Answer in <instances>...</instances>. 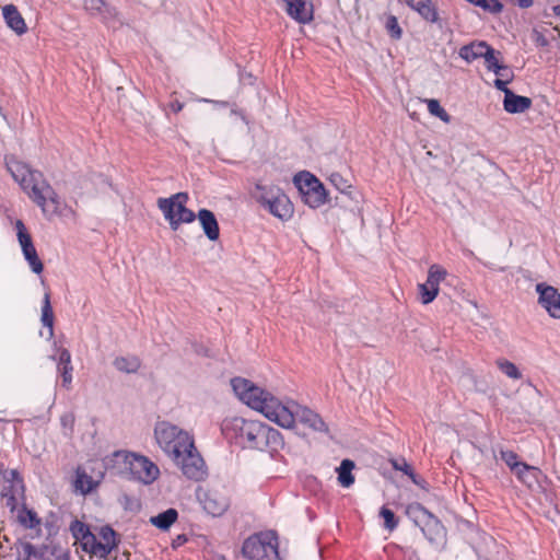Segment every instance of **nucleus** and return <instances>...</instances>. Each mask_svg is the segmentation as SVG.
I'll list each match as a JSON object with an SVG mask.
<instances>
[{
	"mask_svg": "<svg viewBox=\"0 0 560 560\" xmlns=\"http://www.w3.org/2000/svg\"><path fill=\"white\" fill-rule=\"evenodd\" d=\"M2 14L8 27L14 31L18 35H23L26 33V23L15 5H4L2 8Z\"/></svg>",
	"mask_w": 560,
	"mask_h": 560,
	"instance_id": "412c9836",
	"label": "nucleus"
},
{
	"mask_svg": "<svg viewBox=\"0 0 560 560\" xmlns=\"http://www.w3.org/2000/svg\"><path fill=\"white\" fill-rule=\"evenodd\" d=\"M83 4L91 15H100L104 22L115 20L118 15L117 9L107 4L104 0H83Z\"/></svg>",
	"mask_w": 560,
	"mask_h": 560,
	"instance_id": "6ab92c4d",
	"label": "nucleus"
},
{
	"mask_svg": "<svg viewBox=\"0 0 560 560\" xmlns=\"http://www.w3.org/2000/svg\"><path fill=\"white\" fill-rule=\"evenodd\" d=\"M113 364L118 371L130 374L140 369L141 361L136 355L117 357Z\"/></svg>",
	"mask_w": 560,
	"mask_h": 560,
	"instance_id": "c85d7f7f",
	"label": "nucleus"
},
{
	"mask_svg": "<svg viewBox=\"0 0 560 560\" xmlns=\"http://www.w3.org/2000/svg\"><path fill=\"white\" fill-rule=\"evenodd\" d=\"M71 364V354L67 349H60L58 355V366H69Z\"/></svg>",
	"mask_w": 560,
	"mask_h": 560,
	"instance_id": "a18cd8bd",
	"label": "nucleus"
},
{
	"mask_svg": "<svg viewBox=\"0 0 560 560\" xmlns=\"http://www.w3.org/2000/svg\"><path fill=\"white\" fill-rule=\"evenodd\" d=\"M187 200L186 192H177L168 198L158 200V207L173 231H176L182 223H191L196 219L195 212L186 207Z\"/></svg>",
	"mask_w": 560,
	"mask_h": 560,
	"instance_id": "0eeeda50",
	"label": "nucleus"
},
{
	"mask_svg": "<svg viewBox=\"0 0 560 560\" xmlns=\"http://www.w3.org/2000/svg\"><path fill=\"white\" fill-rule=\"evenodd\" d=\"M393 468L407 475L413 483L418 485L417 475L412 467L406 462V459H394L392 460Z\"/></svg>",
	"mask_w": 560,
	"mask_h": 560,
	"instance_id": "e433bc0d",
	"label": "nucleus"
},
{
	"mask_svg": "<svg viewBox=\"0 0 560 560\" xmlns=\"http://www.w3.org/2000/svg\"><path fill=\"white\" fill-rule=\"evenodd\" d=\"M196 217L198 218L206 236L210 241H217L220 236V229L214 213L208 209H200Z\"/></svg>",
	"mask_w": 560,
	"mask_h": 560,
	"instance_id": "4be33fe9",
	"label": "nucleus"
},
{
	"mask_svg": "<svg viewBox=\"0 0 560 560\" xmlns=\"http://www.w3.org/2000/svg\"><path fill=\"white\" fill-rule=\"evenodd\" d=\"M75 539H80L84 550H88L90 541L94 540V535L91 533L89 526L80 521H74L70 527Z\"/></svg>",
	"mask_w": 560,
	"mask_h": 560,
	"instance_id": "cd10ccee",
	"label": "nucleus"
},
{
	"mask_svg": "<svg viewBox=\"0 0 560 560\" xmlns=\"http://www.w3.org/2000/svg\"><path fill=\"white\" fill-rule=\"evenodd\" d=\"M407 514L413 520L417 526H419L424 536L433 541L443 533V525L436 516L429 512L420 503L409 504L407 508Z\"/></svg>",
	"mask_w": 560,
	"mask_h": 560,
	"instance_id": "f8f14e48",
	"label": "nucleus"
},
{
	"mask_svg": "<svg viewBox=\"0 0 560 560\" xmlns=\"http://www.w3.org/2000/svg\"><path fill=\"white\" fill-rule=\"evenodd\" d=\"M18 511V520L22 526L25 528H36L40 524V520L37 514L33 510H28L25 505V501L23 504H20Z\"/></svg>",
	"mask_w": 560,
	"mask_h": 560,
	"instance_id": "c756f323",
	"label": "nucleus"
},
{
	"mask_svg": "<svg viewBox=\"0 0 560 560\" xmlns=\"http://www.w3.org/2000/svg\"><path fill=\"white\" fill-rule=\"evenodd\" d=\"M497 365L499 370L510 378L520 380L522 377L518 368L509 360H498Z\"/></svg>",
	"mask_w": 560,
	"mask_h": 560,
	"instance_id": "72a5a7b5",
	"label": "nucleus"
},
{
	"mask_svg": "<svg viewBox=\"0 0 560 560\" xmlns=\"http://www.w3.org/2000/svg\"><path fill=\"white\" fill-rule=\"evenodd\" d=\"M513 474L521 482L532 487L537 480L538 470L537 468L529 466L526 463H522L517 469L513 471Z\"/></svg>",
	"mask_w": 560,
	"mask_h": 560,
	"instance_id": "473e14b6",
	"label": "nucleus"
},
{
	"mask_svg": "<svg viewBox=\"0 0 560 560\" xmlns=\"http://www.w3.org/2000/svg\"><path fill=\"white\" fill-rule=\"evenodd\" d=\"M60 421L65 428L66 427L72 428L74 418L71 413H66V415L61 416Z\"/></svg>",
	"mask_w": 560,
	"mask_h": 560,
	"instance_id": "8fccbe9b",
	"label": "nucleus"
},
{
	"mask_svg": "<svg viewBox=\"0 0 560 560\" xmlns=\"http://www.w3.org/2000/svg\"><path fill=\"white\" fill-rule=\"evenodd\" d=\"M533 0H517V5L522 9H527L532 7Z\"/></svg>",
	"mask_w": 560,
	"mask_h": 560,
	"instance_id": "603ef678",
	"label": "nucleus"
},
{
	"mask_svg": "<svg viewBox=\"0 0 560 560\" xmlns=\"http://www.w3.org/2000/svg\"><path fill=\"white\" fill-rule=\"evenodd\" d=\"M106 469H114L116 474L142 485L153 483L160 476V469L147 456L128 452L116 451L104 458Z\"/></svg>",
	"mask_w": 560,
	"mask_h": 560,
	"instance_id": "20e7f679",
	"label": "nucleus"
},
{
	"mask_svg": "<svg viewBox=\"0 0 560 560\" xmlns=\"http://www.w3.org/2000/svg\"><path fill=\"white\" fill-rule=\"evenodd\" d=\"M537 42H540L541 45H546V40L545 39L537 38Z\"/></svg>",
	"mask_w": 560,
	"mask_h": 560,
	"instance_id": "4d7b16f0",
	"label": "nucleus"
},
{
	"mask_svg": "<svg viewBox=\"0 0 560 560\" xmlns=\"http://www.w3.org/2000/svg\"><path fill=\"white\" fill-rule=\"evenodd\" d=\"M172 110L178 113L183 109V104L178 101L171 104Z\"/></svg>",
	"mask_w": 560,
	"mask_h": 560,
	"instance_id": "864d4df0",
	"label": "nucleus"
},
{
	"mask_svg": "<svg viewBox=\"0 0 560 560\" xmlns=\"http://www.w3.org/2000/svg\"><path fill=\"white\" fill-rule=\"evenodd\" d=\"M446 276L447 271L442 266L436 264L430 266L427 281L418 285L422 304L427 305L434 301L439 294L440 283Z\"/></svg>",
	"mask_w": 560,
	"mask_h": 560,
	"instance_id": "dca6fc26",
	"label": "nucleus"
},
{
	"mask_svg": "<svg viewBox=\"0 0 560 560\" xmlns=\"http://www.w3.org/2000/svg\"><path fill=\"white\" fill-rule=\"evenodd\" d=\"M222 430L241 447L268 452L271 456L284 446L283 438L277 429L257 420L233 417L223 422Z\"/></svg>",
	"mask_w": 560,
	"mask_h": 560,
	"instance_id": "f257e3e1",
	"label": "nucleus"
},
{
	"mask_svg": "<svg viewBox=\"0 0 560 560\" xmlns=\"http://www.w3.org/2000/svg\"><path fill=\"white\" fill-rule=\"evenodd\" d=\"M100 485V480H95L92 476L88 475L86 471L78 467L75 470V479L73 487L75 492L86 495L94 491Z\"/></svg>",
	"mask_w": 560,
	"mask_h": 560,
	"instance_id": "b1692460",
	"label": "nucleus"
},
{
	"mask_svg": "<svg viewBox=\"0 0 560 560\" xmlns=\"http://www.w3.org/2000/svg\"><path fill=\"white\" fill-rule=\"evenodd\" d=\"M285 3L287 14L300 24H307L313 20V4L306 0H282Z\"/></svg>",
	"mask_w": 560,
	"mask_h": 560,
	"instance_id": "a211bd4d",
	"label": "nucleus"
},
{
	"mask_svg": "<svg viewBox=\"0 0 560 560\" xmlns=\"http://www.w3.org/2000/svg\"><path fill=\"white\" fill-rule=\"evenodd\" d=\"M231 386L242 402L259 411L278 425H289L293 421L290 411L282 401L249 380L234 377L231 380Z\"/></svg>",
	"mask_w": 560,
	"mask_h": 560,
	"instance_id": "7ed1b4c3",
	"label": "nucleus"
},
{
	"mask_svg": "<svg viewBox=\"0 0 560 560\" xmlns=\"http://www.w3.org/2000/svg\"><path fill=\"white\" fill-rule=\"evenodd\" d=\"M259 195L257 196L258 202L267 209L272 215L281 219L282 221L289 220L293 214V206L288 196L279 188L266 189L257 186Z\"/></svg>",
	"mask_w": 560,
	"mask_h": 560,
	"instance_id": "1a4fd4ad",
	"label": "nucleus"
},
{
	"mask_svg": "<svg viewBox=\"0 0 560 560\" xmlns=\"http://www.w3.org/2000/svg\"><path fill=\"white\" fill-rule=\"evenodd\" d=\"M5 165L13 179L42 209L44 214L58 213L59 197L39 171L32 170L27 164L14 158L8 159Z\"/></svg>",
	"mask_w": 560,
	"mask_h": 560,
	"instance_id": "f03ea898",
	"label": "nucleus"
},
{
	"mask_svg": "<svg viewBox=\"0 0 560 560\" xmlns=\"http://www.w3.org/2000/svg\"><path fill=\"white\" fill-rule=\"evenodd\" d=\"M1 500L5 508L15 512L25 501V486L18 469L9 468L0 462Z\"/></svg>",
	"mask_w": 560,
	"mask_h": 560,
	"instance_id": "423d86ee",
	"label": "nucleus"
},
{
	"mask_svg": "<svg viewBox=\"0 0 560 560\" xmlns=\"http://www.w3.org/2000/svg\"><path fill=\"white\" fill-rule=\"evenodd\" d=\"M23 552L24 558H19L18 560H31V557L36 555V548L31 542H25L23 545Z\"/></svg>",
	"mask_w": 560,
	"mask_h": 560,
	"instance_id": "49530a36",
	"label": "nucleus"
},
{
	"mask_svg": "<svg viewBox=\"0 0 560 560\" xmlns=\"http://www.w3.org/2000/svg\"><path fill=\"white\" fill-rule=\"evenodd\" d=\"M385 26H386L388 34L393 38L399 39L401 37L402 31L398 24L396 16H394V15L388 16Z\"/></svg>",
	"mask_w": 560,
	"mask_h": 560,
	"instance_id": "ea45409f",
	"label": "nucleus"
},
{
	"mask_svg": "<svg viewBox=\"0 0 560 560\" xmlns=\"http://www.w3.org/2000/svg\"><path fill=\"white\" fill-rule=\"evenodd\" d=\"M242 553L249 560H280L278 538L273 532L252 536L244 541Z\"/></svg>",
	"mask_w": 560,
	"mask_h": 560,
	"instance_id": "6e6552de",
	"label": "nucleus"
},
{
	"mask_svg": "<svg viewBox=\"0 0 560 560\" xmlns=\"http://www.w3.org/2000/svg\"><path fill=\"white\" fill-rule=\"evenodd\" d=\"M354 462L351 459L341 460L339 467L336 468L337 480L342 488H350L354 483V476L352 470L354 469Z\"/></svg>",
	"mask_w": 560,
	"mask_h": 560,
	"instance_id": "a878e982",
	"label": "nucleus"
},
{
	"mask_svg": "<svg viewBox=\"0 0 560 560\" xmlns=\"http://www.w3.org/2000/svg\"><path fill=\"white\" fill-rule=\"evenodd\" d=\"M72 365L69 366H58V372L61 374L62 377V385L65 387H69L72 382Z\"/></svg>",
	"mask_w": 560,
	"mask_h": 560,
	"instance_id": "79ce46f5",
	"label": "nucleus"
},
{
	"mask_svg": "<svg viewBox=\"0 0 560 560\" xmlns=\"http://www.w3.org/2000/svg\"><path fill=\"white\" fill-rule=\"evenodd\" d=\"M489 44L483 40H475L460 47L458 56L464 59L467 63L483 58L485 50L489 48Z\"/></svg>",
	"mask_w": 560,
	"mask_h": 560,
	"instance_id": "5701e85b",
	"label": "nucleus"
},
{
	"mask_svg": "<svg viewBox=\"0 0 560 560\" xmlns=\"http://www.w3.org/2000/svg\"><path fill=\"white\" fill-rule=\"evenodd\" d=\"M537 42H540L541 45H546V40L545 39L537 38Z\"/></svg>",
	"mask_w": 560,
	"mask_h": 560,
	"instance_id": "13d9d810",
	"label": "nucleus"
},
{
	"mask_svg": "<svg viewBox=\"0 0 560 560\" xmlns=\"http://www.w3.org/2000/svg\"><path fill=\"white\" fill-rule=\"evenodd\" d=\"M408 7L417 11L425 21L435 23L439 19L435 7L431 0H404Z\"/></svg>",
	"mask_w": 560,
	"mask_h": 560,
	"instance_id": "393cba45",
	"label": "nucleus"
},
{
	"mask_svg": "<svg viewBox=\"0 0 560 560\" xmlns=\"http://www.w3.org/2000/svg\"><path fill=\"white\" fill-rule=\"evenodd\" d=\"M183 540H186L185 538H183L182 536H178V541H182Z\"/></svg>",
	"mask_w": 560,
	"mask_h": 560,
	"instance_id": "680f3d73",
	"label": "nucleus"
},
{
	"mask_svg": "<svg viewBox=\"0 0 560 560\" xmlns=\"http://www.w3.org/2000/svg\"><path fill=\"white\" fill-rule=\"evenodd\" d=\"M19 244L21 246L23 256L27 261L30 268L34 273H42L44 265L37 255V250L33 244L32 237L26 230L22 220H16L14 223Z\"/></svg>",
	"mask_w": 560,
	"mask_h": 560,
	"instance_id": "2eb2a0df",
	"label": "nucleus"
},
{
	"mask_svg": "<svg viewBox=\"0 0 560 560\" xmlns=\"http://www.w3.org/2000/svg\"><path fill=\"white\" fill-rule=\"evenodd\" d=\"M230 114L238 116L242 119V121H244L246 125L248 124V120H247L245 114L241 109H238L235 105L231 106Z\"/></svg>",
	"mask_w": 560,
	"mask_h": 560,
	"instance_id": "3c124183",
	"label": "nucleus"
},
{
	"mask_svg": "<svg viewBox=\"0 0 560 560\" xmlns=\"http://www.w3.org/2000/svg\"><path fill=\"white\" fill-rule=\"evenodd\" d=\"M303 201L311 208L316 209L327 201V192L324 185L308 172H301L294 177Z\"/></svg>",
	"mask_w": 560,
	"mask_h": 560,
	"instance_id": "9d476101",
	"label": "nucleus"
},
{
	"mask_svg": "<svg viewBox=\"0 0 560 560\" xmlns=\"http://www.w3.org/2000/svg\"><path fill=\"white\" fill-rule=\"evenodd\" d=\"M183 540H186L185 538H183L182 536H178V541H182Z\"/></svg>",
	"mask_w": 560,
	"mask_h": 560,
	"instance_id": "052dcab7",
	"label": "nucleus"
},
{
	"mask_svg": "<svg viewBox=\"0 0 560 560\" xmlns=\"http://www.w3.org/2000/svg\"><path fill=\"white\" fill-rule=\"evenodd\" d=\"M113 549L114 548L110 545L97 541L96 537L94 536V540L90 541V546L86 551L98 556L100 558L106 559Z\"/></svg>",
	"mask_w": 560,
	"mask_h": 560,
	"instance_id": "c9c22d12",
	"label": "nucleus"
},
{
	"mask_svg": "<svg viewBox=\"0 0 560 560\" xmlns=\"http://www.w3.org/2000/svg\"><path fill=\"white\" fill-rule=\"evenodd\" d=\"M178 513L175 509L171 508L156 516H152L150 522L160 529H168L177 520Z\"/></svg>",
	"mask_w": 560,
	"mask_h": 560,
	"instance_id": "2f4dec72",
	"label": "nucleus"
},
{
	"mask_svg": "<svg viewBox=\"0 0 560 560\" xmlns=\"http://www.w3.org/2000/svg\"><path fill=\"white\" fill-rule=\"evenodd\" d=\"M197 499L206 513L213 517L223 515L230 508V498L223 489H197Z\"/></svg>",
	"mask_w": 560,
	"mask_h": 560,
	"instance_id": "ddd939ff",
	"label": "nucleus"
},
{
	"mask_svg": "<svg viewBox=\"0 0 560 560\" xmlns=\"http://www.w3.org/2000/svg\"><path fill=\"white\" fill-rule=\"evenodd\" d=\"M380 515L384 518V527L388 530H394L398 526V521L395 513L386 506H382Z\"/></svg>",
	"mask_w": 560,
	"mask_h": 560,
	"instance_id": "4c0bfd02",
	"label": "nucleus"
},
{
	"mask_svg": "<svg viewBox=\"0 0 560 560\" xmlns=\"http://www.w3.org/2000/svg\"><path fill=\"white\" fill-rule=\"evenodd\" d=\"M200 102L210 103L214 107H218V108H226V107L231 106V104L228 101H217V100H210V98H201Z\"/></svg>",
	"mask_w": 560,
	"mask_h": 560,
	"instance_id": "09e8293b",
	"label": "nucleus"
},
{
	"mask_svg": "<svg viewBox=\"0 0 560 560\" xmlns=\"http://www.w3.org/2000/svg\"><path fill=\"white\" fill-rule=\"evenodd\" d=\"M2 112V108L0 107V113Z\"/></svg>",
	"mask_w": 560,
	"mask_h": 560,
	"instance_id": "e2e57ef3",
	"label": "nucleus"
},
{
	"mask_svg": "<svg viewBox=\"0 0 560 560\" xmlns=\"http://www.w3.org/2000/svg\"><path fill=\"white\" fill-rule=\"evenodd\" d=\"M119 502L126 510H135L139 508V502L128 494H122Z\"/></svg>",
	"mask_w": 560,
	"mask_h": 560,
	"instance_id": "37998d69",
	"label": "nucleus"
},
{
	"mask_svg": "<svg viewBox=\"0 0 560 560\" xmlns=\"http://www.w3.org/2000/svg\"><path fill=\"white\" fill-rule=\"evenodd\" d=\"M552 10H553L556 15H560V4L553 5Z\"/></svg>",
	"mask_w": 560,
	"mask_h": 560,
	"instance_id": "6e6d98bb",
	"label": "nucleus"
},
{
	"mask_svg": "<svg viewBox=\"0 0 560 560\" xmlns=\"http://www.w3.org/2000/svg\"><path fill=\"white\" fill-rule=\"evenodd\" d=\"M532 100L527 96L515 94L513 91H506L503 100V108L509 114H522L529 109Z\"/></svg>",
	"mask_w": 560,
	"mask_h": 560,
	"instance_id": "aec40b11",
	"label": "nucleus"
},
{
	"mask_svg": "<svg viewBox=\"0 0 560 560\" xmlns=\"http://www.w3.org/2000/svg\"><path fill=\"white\" fill-rule=\"evenodd\" d=\"M501 52L494 50L491 46L485 50V63L488 71L494 74H501V71H508V66L503 65L500 60Z\"/></svg>",
	"mask_w": 560,
	"mask_h": 560,
	"instance_id": "bb28decb",
	"label": "nucleus"
},
{
	"mask_svg": "<svg viewBox=\"0 0 560 560\" xmlns=\"http://www.w3.org/2000/svg\"><path fill=\"white\" fill-rule=\"evenodd\" d=\"M284 407L290 411L293 421L289 425H281L282 428L290 429L294 425L295 421H299L313 432L326 434L329 432V428L323 418L308 407L298 405L294 401H288L284 404Z\"/></svg>",
	"mask_w": 560,
	"mask_h": 560,
	"instance_id": "9b49d317",
	"label": "nucleus"
},
{
	"mask_svg": "<svg viewBox=\"0 0 560 560\" xmlns=\"http://www.w3.org/2000/svg\"><path fill=\"white\" fill-rule=\"evenodd\" d=\"M511 78H508V79H501V78H497L493 82L494 86L503 92L505 94L506 91H511L509 88H508V83L510 82Z\"/></svg>",
	"mask_w": 560,
	"mask_h": 560,
	"instance_id": "de8ad7c7",
	"label": "nucleus"
},
{
	"mask_svg": "<svg viewBox=\"0 0 560 560\" xmlns=\"http://www.w3.org/2000/svg\"><path fill=\"white\" fill-rule=\"evenodd\" d=\"M56 560H68V559L65 557H58Z\"/></svg>",
	"mask_w": 560,
	"mask_h": 560,
	"instance_id": "bf43d9fd",
	"label": "nucleus"
},
{
	"mask_svg": "<svg viewBox=\"0 0 560 560\" xmlns=\"http://www.w3.org/2000/svg\"><path fill=\"white\" fill-rule=\"evenodd\" d=\"M102 540L100 542L108 544L113 548H116L117 541H116V533L113 528L109 526H105L101 528L100 532Z\"/></svg>",
	"mask_w": 560,
	"mask_h": 560,
	"instance_id": "a19ab883",
	"label": "nucleus"
},
{
	"mask_svg": "<svg viewBox=\"0 0 560 560\" xmlns=\"http://www.w3.org/2000/svg\"><path fill=\"white\" fill-rule=\"evenodd\" d=\"M330 182L332 185L340 191H345L350 186L347 184V182L342 178L339 174H331Z\"/></svg>",
	"mask_w": 560,
	"mask_h": 560,
	"instance_id": "c03bdc74",
	"label": "nucleus"
},
{
	"mask_svg": "<svg viewBox=\"0 0 560 560\" xmlns=\"http://www.w3.org/2000/svg\"><path fill=\"white\" fill-rule=\"evenodd\" d=\"M536 291L539 293V304L551 317L560 318V294L557 289L544 283H538L536 285Z\"/></svg>",
	"mask_w": 560,
	"mask_h": 560,
	"instance_id": "f3484780",
	"label": "nucleus"
},
{
	"mask_svg": "<svg viewBox=\"0 0 560 560\" xmlns=\"http://www.w3.org/2000/svg\"><path fill=\"white\" fill-rule=\"evenodd\" d=\"M501 459L510 467L512 471L523 463L518 460V455L513 451H501Z\"/></svg>",
	"mask_w": 560,
	"mask_h": 560,
	"instance_id": "58836bf2",
	"label": "nucleus"
},
{
	"mask_svg": "<svg viewBox=\"0 0 560 560\" xmlns=\"http://www.w3.org/2000/svg\"><path fill=\"white\" fill-rule=\"evenodd\" d=\"M511 73L510 69L508 68V71H501V74H497L499 78H510L509 74Z\"/></svg>",
	"mask_w": 560,
	"mask_h": 560,
	"instance_id": "5fc2aeb1",
	"label": "nucleus"
},
{
	"mask_svg": "<svg viewBox=\"0 0 560 560\" xmlns=\"http://www.w3.org/2000/svg\"><path fill=\"white\" fill-rule=\"evenodd\" d=\"M179 467L185 477L190 480L200 481L207 477V466L194 445V448L183 452V455L172 458Z\"/></svg>",
	"mask_w": 560,
	"mask_h": 560,
	"instance_id": "4468645a",
	"label": "nucleus"
},
{
	"mask_svg": "<svg viewBox=\"0 0 560 560\" xmlns=\"http://www.w3.org/2000/svg\"><path fill=\"white\" fill-rule=\"evenodd\" d=\"M159 446L171 458L183 455V452L194 448V438L179 427L167 421L158 422L154 429Z\"/></svg>",
	"mask_w": 560,
	"mask_h": 560,
	"instance_id": "39448f33",
	"label": "nucleus"
},
{
	"mask_svg": "<svg viewBox=\"0 0 560 560\" xmlns=\"http://www.w3.org/2000/svg\"><path fill=\"white\" fill-rule=\"evenodd\" d=\"M42 324L44 327L48 329V339L54 336V312L50 304V295L49 293H45L43 305H42Z\"/></svg>",
	"mask_w": 560,
	"mask_h": 560,
	"instance_id": "7c9ffc66",
	"label": "nucleus"
},
{
	"mask_svg": "<svg viewBox=\"0 0 560 560\" xmlns=\"http://www.w3.org/2000/svg\"><path fill=\"white\" fill-rule=\"evenodd\" d=\"M428 110L431 115L439 117L444 122L451 121V116L441 106L438 100L431 98L427 100Z\"/></svg>",
	"mask_w": 560,
	"mask_h": 560,
	"instance_id": "f704fd0d",
	"label": "nucleus"
}]
</instances>
